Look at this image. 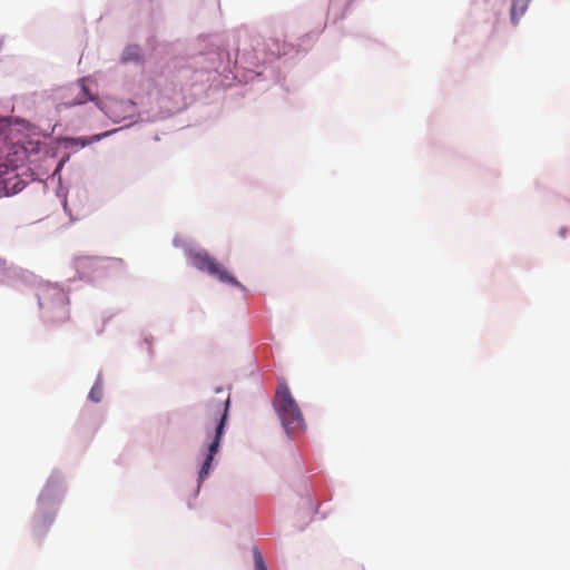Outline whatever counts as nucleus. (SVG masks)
Listing matches in <instances>:
<instances>
[{
  "label": "nucleus",
  "instance_id": "1",
  "mask_svg": "<svg viewBox=\"0 0 570 570\" xmlns=\"http://www.w3.org/2000/svg\"><path fill=\"white\" fill-rule=\"evenodd\" d=\"M215 393L216 396L210 399L205 407V430L208 436L214 431V438L208 445V454L199 471L200 481L208 475L212 461L218 451L230 403V395L224 389L218 387Z\"/></svg>",
  "mask_w": 570,
  "mask_h": 570
},
{
  "label": "nucleus",
  "instance_id": "2",
  "mask_svg": "<svg viewBox=\"0 0 570 570\" xmlns=\"http://www.w3.org/2000/svg\"><path fill=\"white\" fill-rule=\"evenodd\" d=\"M273 406L288 435L304 430L303 414L284 380L278 381Z\"/></svg>",
  "mask_w": 570,
  "mask_h": 570
},
{
  "label": "nucleus",
  "instance_id": "3",
  "mask_svg": "<svg viewBox=\"0 0 570 570\" xmlns=\"http://www.w3.org/2000/svg\"><path fill=\"white\" fill-rule=\"evenodd\" d=\"M39 307L53 323H62L69 318V298L58 285L47 284L39 288Z\"/></svg>",
  "mask_w": 570,
  "mask_h": 570
},
{
  "label": "nucleus",
  "instance_id": "4",
  "mask_svg": "<svg viewBox=\"0 0 570 570\" xmlns=\"http://www.w3.org/2000/svg\"><path fill=\"white\" fill-rule=\"evenodd\" d=\"M188 259L198 271L205 272L210 276L218 278L222 283H226L236 287L240 286L239 282L206 250H189Z\"/></svg>",
  "mask_w": 570,
  "mask_h": 570
},
{
  "label": "nucleus",
  "instance_id": "5",
  "mask_svg": "<svg viewBox=\"0 0 570 570\" xmlns=\"http://www.w3.org/2000/svg\"><path fill=\"white\" fill-rule=\"evenodd\" d=\"M88 100L96 102L97 107L102 109L98 98L90 90L89 80L83 78L71 85L66 90L61 106L70 108L86 104Z\"/></svg>",
  "mask_w": 570,
  "mask_h": 570
},
{
  "label": "nucleus",
  "instance_id": "6",
  "mask_svg": "<svg viewBox=\"0 0 570 570\" xmlns=\"http://www.w3.org/2000/svg\"><path fill=\"white\" fill-rule=\"evenodd\" d=\"M77 269L81 273L82 276H89V273L86 272L88 267H111V266H121V259H99V258H90V257H79L76 261Z\"/></svg>",
  "mask_w": 570,
  "mask_h": 570
},
{
  "label": "nucleus",
  "instance_id": "7",
  "mask_svg": "<svg viewBox=\"0 0 570 570\" xmlns=\"http://www.w3.org/2000/svg\"><path fill=\"white\" fill-rule=\"evenodd\" d=\"M531 0H511L510 19L515 26L520 18L525 13Z\"/></svg>",
  "mask_w": 570,
  "mask_h": 570
},
{
  "label": "nucleus",
  "instance_id": "8",
  "mask_svg": "<svg viewBox=\"0 0 570 570\" xmlns=\"http://www.w3.org/2000/svg\"><path fill=\"white\" fill-rule=\"evenodd\" d=\"M254 570H267V566L258 548L253 550Z\"/></svg>",
  "mask_w": 570,
  "mask_h": 570
},
{
  "label": "nucleus",
  "instance_id": "9",
  "mask_svg": "<svg viewBox=\"0 0 570 570\" xmlns=\"http://www.w3.org/2000/svg\"><path fill=\"white\" fill-rule=\"evenodd\" d=\"M89 399L96 403L100 402L102 399V385L100 383L94 384L89 392Z\"/></svg>",
  "mask_w": 570,
  "mask_h": 570
},
{
  "label": "nucleus",
  "instance_id": "10",
  "mask_svg": "<svg viewBox=\"0 0 570 570\" xmlns=\"http://www.w3.org/2000/svg\"><path fill=\"white\" fill-rule=\"evenodd\" d=\"M138 58V52H137V48H132V49H127L124 53V60H131V59H137Z\"/></svg>",
  "mask_w": 570,
  "mask_h": 570
},
{
  "label": "nucleus",
  "instance_id": "11",
  "mask_svg": "<svg viewBox=\"0 0 570 570\" xmlns=\"http://www.w3.org/2000/svg\"><path fill=\"white\" fill-rule=\"evenodd\" d=\"M109 135H110V131H107V132H104V134H100V135H95L94 137H91L90 141H98L101 138L107 137Z\"/></svg>",
  "mask_w": 570,
  "mask_h": 570
}]
</instances>
